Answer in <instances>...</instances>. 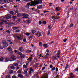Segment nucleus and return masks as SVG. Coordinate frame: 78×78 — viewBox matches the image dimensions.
<instances>
[{
  "instance_id": "obj_60",
  "label": "nucleus",
  "mask_w": 78,
  "mask_h": 78,
  "mask_svg": "<svg viewBox=\"0 0 78 78\" xmlns=\"http://www.w3.org/2000/svg\"><path fill=\"white\" fill-rule=\"evenodd\" d=\"M3 22H0V25H3Z\"/></svg>"
},
{
  "instance_id": "obj_40",
  "label": "nucleus",
  "mask_w": 78,
  "mask_h": 78,
  "mask_svg": "<svg viewBox=\"0 0 78 78\" xmlns=\"http://www.w3.org/2000/svg\"><path fill=\"white\" fill-rule=\"evenodd\" d=\"M32 33H33L34 34V33H36V30H32Z\"/></svg>"
},
{
  "instance_id": "obj_20",
  "label": "nucleus",
  "mask_w": 78,
  "mask_h": 78,
  "mask_svg": "<svg viewBox=\"0 0 78 78\" xmlns=\"http://www.w3.org/2000/svg\"><path fill=\"white\" fill-rule=\"evenodd\" d=\"M18 28H19L18 27H13V30H16L18 29Z\"/></svg>"
},
{
  "instance_id": "obj_36",
  "label": "nucleus",
  "mask_w": 78,
  "mask_h": 78,
  "mask_svg": "<svg viewBox=\"0 0 78 78\" xmlns=\"http://www.w3.org/2000/svg\"><path fill=\"white\" fill-rule=\"evenodd\" d=\"M17 53L19 55H20V56L22 54V53L20 52H18Z\"/></svg>"
},
{
  "instance_id": "obj_4",
  "label": "nucleus",
  "mask_w": 78,
  "mask_h": 78,
  "mask_svg": "<svg viewBox=\"0 0 78 78\" xmlns=\"http://www.w3.org/2000/svg\"><path fill=\"white\" fill-rule=\"evenodd\" d=\"M17 17H20L21 16H29L28 14L26 13H18L17 15Z\"/></svg>"
},
{
  "instance_id": "obj_50",
  "label": "nucleus",
  "mask_w": 78,
  "mask_h": 78,
  "mask_svg": "<svg viewBox=\"0 0 78 78\" xmlns=\"http://www.w3.org/2000/svg\"><path fill=\"white\" fill-rule=\"evenodd\" d=\"M24 1L26 2H30V0H24Z\"/></svg>"
},
{
  "instance_id": "obj_22",
  "label": "nucleus",
  "mask_w": 78,
  "mask_h": 78,
  "mask_svg": "<svg viewBox=\"0 0 78 78\" xmlns=\"http://www.w3.org/2000/svg\"><path fill=\"white\" fill-rule=\"evenodd\" d=\"M50 34V30H48V33L47 34V36H49V35Z\"/></svg>"
},
{
  "instance_id": "obj_5",
  "label": "nucleus",
  "mask_w": 78,
  "mask_h": 78,
  "mask_svg": "<svg viewBox=\"0 0 78 78\" xmlns=\"http://www.w3.org/2000/svg\"><path fill=\"white\" fill-rule=\"evenodd\" d=\"M33 1V0H30V2H30L27 3V5L28 7H29L30 6H34V5H34V4L32 3V2H36V1L35 0H34V1Z\"/></svg>"
},
{
  "instance_id": "obj_53",
  "label": "nucleus",
  "mask_w": 78,
  "mask_h": 78,
  "mask_svg": "<svg viewBox=\"0 0 78 78\" xmlns=\"http://www.w3.org/2000/svg\"><path fill=\"white\" fill-rule=\"evenodd\" d=\"M39 7L40 8V9H41V8H42V5H39Z\"/></svg>"
},
{
  "instance_id": "obj_9",
  "label": "nucleus",
  "mask_w": 78,
  "mask_h": 78,
  "mask_svg": "<svg viewBox=\"0 0 78 78\" xmlns=\"http://www.w3.org/2000/svg\"><path fill=\"white\" fill-rule=\"evenodd\" d=\"M70 77H69L68 78H73L75 76L73 75V74L72 73H70Z\"/></svg>"
},
{
  "instance_id": "obj_48",
  "label": "nucleus",
  "mask_w": 78,
  "mask_h": 78,
  "mask_svg": "<svg viewBox=\"0 0 78 78\" xmlns=\"http://www.w3.org/2000/svg\"><path fill=\"white\" fill-rule=\"evenodd\" d=\"M55 71L56 72H58V68L57 67L55 69Z\"/></svg>"
},
{
  "instance_id": "obj_59",
  "label": "nucleus",
  "mask_w": 78,
  "mask_h": 78,
  "mask_svg": "<svg viewBox=\"0 0 78 78\" xmlns=\"http://www.w3.org/2000/svg\"><path fill=\"white\" fill-rule=\"evenodd\" d=\"M50 68H53V65H50Z\"/></svg>"
},
{
  "instance_id": "obj_10",
  "label": "nucleus",
  "mask_w": 78,
  "mask_h": 78,
  "mask_svg": "<svg viewBox=\"0 0 78 78\" xmlns=\"http://www.w3.org/2000/svg\"><path fill=\"white\" fill-rule=\"evenodd\" d=\"M19 50L20 51H21V52H22V51H23V47L22 46L20 47L19 48Z\"/></svg>"
},
{
  "instance_id": "obj_3",
  "label": "nucleus",
  "mask_w": 78,
  "mask_h": 78,
  "mask_svg": "<svg viewBox=\"0 0 78 78\" xmlns=\"http://www.w3.org/2000/svg\"><path fill=\"white\" fill-rule=\"evenodd\" d=\"M11 60H9V59L7 58H6L5 60V62H8V61H16V58H15V56L13 55H12L11 57Z\"/></svg>"
},
{
  "instance_id": "obj_64",
  "label": "nucleus",
  "mask_w": 78,
  "mask_h": 78,
  "mask_svg": "<svg viewBox=\"0 0 78 78\" xmlns=\"http://www.w3.org/2000/svg\"><path fill=\"white\" fill-rule=\"evenodd\" d=\"M45 69V67H43V68L42 69V70H44V69Z\"/></svg>"
},
{
  "instance_id": "obj_37",
  "label": "nucleus",
  "mask_w": 78,
  "mask_h": 78,
  "mask_svg": "<svg viewBox=\"0 0 78 78\" xmlns=\"http://www.w3.org/2000/svg\"><path fill=\"white\" fill-rule=\"evenodd\" d=\"M16 37H17V39H19V40L20 39V37L19 36H18L16 35Z\"/></svg>"
},
{
  "instance_id": "obj_41",
  "label": "nucleus",
  "mask_w": 78,
  "mask_h": 78,
  "mask_svg": "<svg viewBox=\"0 0 78 78\" xmlns=\"http://www.w3.org/2000/svg\"><path fill=\"white\" fill-rule=\"evenodd\" d=\"M12 78H17V76L15 75H14L12 76Z\"/></svg>"
},
{
  "instance_id": "obj_19",
  "label": "nucleus",
  "mask_w": 78,
  "mask_h": 78,
  "mask_svg": "<svg viewBox=\"0 0 78 78\" xmlns=\"http://www.w3.org/2000/svg\"><path fill=\"white\" fill-rule=\"evenodd\" d=\"M12 2V0H7V3H9Z\"/></svg>"
},
{
  "instance_id": "obj_33",
  "label": "nucleus",
  "mask_w": 78,
  "mask_h": 78,
  "mask_svg": "<svg viewBox=\"0 0 78 78\" xmlns=\"http://www.w3.org/2000/svg\"><path fill=\"white\" fill-rule=\"evenodd\" d=\"M35 75L36 76H37V77H38V75H39L38 73H35Z\"/></svg>"
},
{
  "instance_id": "obj_11",
  "label": "nucleus",
  "mask_w": 78,
  "mask_h": 78,
  "mask_svg": "<svg viewBox=\"0 0 78 78\" xmlns=\"http://www.w3.org/2000/svg\"><path fill=\"white\" fill-rule=\"evenodd\" d=\"M61 53V51L60 50H58V51L57 53L56 54V55L57 56H59L60 54Z\"/></svg>"
},
{
  "instance_id": "obj_49",
  "label": "nucleus",
  "mask_w": 78,
  "mask_h": 78,
  "mask_svg": "<svg viewBox=\"0 0 78 78\" xmlns=\"http://www.w3.org/2000/svg\"><path fill=\"white\" fill-rule=\"evenodd\" d=\"M49 11L44 10V13H45V12H49Z\"/></svg>"
},
{
  "instance_id": "obj_14",
  "label": "nucleus",
  "mask_w": 78,
  "mask_h": 78,
  "mask_svg": "<svg viewBox=\"0 0 78 78\" xmlns=\"http://www.w3.org/2000/svg\"><path fill=\"white\" fill-rule=\"evenodd\" d=\"M28 17H29V16H23L22 17H21L20 19H23L24 18L27 19L28 18Z\"/></svg>"
},
{
  "instance_id": "obj_43",
  "label": "nucleus",
  "mask_w": 78,
  "mask_h": 78,
  "mask_svg": "<svg viewBox=\"0 0 78 78\" xmlns=\"http://www.w3.org/2000/svg\"><path fill=\"white\" fill-rule=\"evenodd\" d=\"M6 33H11V32H10V31H9V30H7L6 31Z\"/></svg>"
},
{
  "instance_id": "obj_54",
  "label": "nucleus",
  "mask_w": 78,
  "mask_h": 78,
  "mask_svg": "<svg viewBox=\"0 0 78 78\" xmlns=\"http://www.w3.org/2000/svg\"><path fill=\"white\" fill-rule=\"evenodd\" d=\"M6 23V24H7V25H10V23H7V22L6 23Z\"/></svg>"
},
{
  "instance_id": "obj_17",
  "label": "nucleus",
  "mask_w": 78,
  "mask_h": 78,
  "mask_svg": "<svg viewBox=\"0 0 78 78\" xmlns=\"http://www.w3.org/2000/svg\"><path fill=\"white\" fill-rule=\"evenodd\" d=\"M27 61H28V62H31L32 61V59H31V58L29 57L27 59Z\"/></svg>"
},
{
  "instance_id": "obj_45",
  "label": "nucleus",
  "mask_w": 78,
  "mask_h": 78,
  "mask_svg": "<svg viewBox=\"0 0 78 78\" xmlns=\"http://www.w3.org/2000/svg\"><path fill=\"white\" fill-rule=\"evenodd\" d=\"M30 70L32 72H33V68H30Z\"/></svg>"
},
{
  "instance_id": "obj_56",
  "label": "nucleus",
  "mask_w": 78,
  "mask_h": 78,
  "mask_svg": "<svg viewBox=\"0 0 78 78\" xmlns=\"http://www.w3.org/2000/svg\"><path fill=\"white\" fill-rule=\"evenodd\" d=\"M10 25H14V23H10Z\"/></svg>"
},
{
  "instance_id": "obj_15",
  "label": "nucleus",
  "mask_w": 78,
  "mask_h": 78,
  "mask_svg": "<svg viewBox=\"0 0 78 78\" xmlns=\"http://www.w3.org/2000/svg\"><path fill=\"white\" fill-rule=\"evenodd\" d=\"M18 78H23V75L21 74H19L18 75Z\"/></svg>"
},
{
  "instance_id": "obj_61",
  "label": "nucleus",
  "mask_w": 78,
  "mask_h": 78,
  "mask_svg": "<svg viewBox=\"0 0 78 78\" xmlns=\"http://www.w3.org/2000/svg\"><path fill=\"white\" fill-rule=\"evenodd\" d=\"M46 52H47V53H49V50H48V49H47L46 50Z\"/></svg>"
},
{
  "instance_id": "obj_62",
  "label": "nucleus",
  "mask_w": 78,
  "mask_h": 78,
  "mask_svg": "<svg viewBox=\"0 0 78 78\" xmlns=\"http://www.w3.org/2000/svg\"><path fill=\"white\" fill-rule=\"evenodd\" d=\"M48 29H50V28H51V27H50V26L49 25L48 26Z\"/></svg>"
},
{
  "instance_id": "obj_1",
  "label": "nucleus",
  "mask_w": 78,
  "mask_h": 78,
  "mask_svg": "<svg viewBox=\"0 0 78 78\" xmlns=\"http://www.w3.org/2000/svg\"><path fill=\"white\" fill-rule=\"evenodd\" d=\"M32 4H34L31 5H30L34 6H36V5L39 4H42L43 3L42 0H36L35 1H32Z\"/></svg>"
},
{
  "instance_id": "obj_27",
  "label": "nucleus",
  "mask_w": 78,
  "mask_h": 78,
  "mask_svg": "<svg viewBox=\"0 0 78 78\" xmlns=\"http://www.w3.org/2000/svg\"><path fill=\"white\" fill-rule=\"evenodd\" d=\"M23 68H24V69H27V66L25 65H23Z\"/></svg>"
},
{
  "instance_id": "obj_29",
  "label": "nucleus",
  "mask_w": 78,
  "mask_h": 78,
  "mask_svg": "<svg viewBox=\"0 0 78 78\" xmlns=\"http://www.w3.org/2000/svg\"><path fill=\"white\" fill-rule=\"evenodd\" d=\"M15 33H19L20 32V30H18L15 31Z\"/></svg>"
},
{
  "instance_id": "obj_32",
  "label": "nucleus",
  "mask_w": 78,
  "mask_h": 78,
  "mask_svg": "<svg viewBox=\"0 0 78 78\" xmlns=\"http://www.w3.org/2000/svg\"><path fill=\"white\" fill-rule=\"evenodd\" d=\"M17 73L18 74H21V72L20 71V70H19L17 71Z\"/></svg>"
},
{
  "instance_id": "obj_39",
  "label": "nucleus",
  "mask_w": 78,
  "mask_h": 78,
  "mask_svg": "<svg viewBox=\"0 0 78 78\" xmlns=\"http://www.w3.org/2000/svg\"><path fill=\"white\" fill-rule=\"evenodd\" d=\"M55 70V67H54L53 68H52V69H51V71H53V70Z\"/></svg>"
},
{
  "instance_id": "obj_18",
  "label": "nucleus",
  "mask_w": 78,
  "mask_h": 78,
  "mask_svg": "<svg viewBox=\"0 0 78 78\" xmlns=\"http://www.w3.org/2000/svg\"><path fill=\"white\" fill-rule=\"evenodd\" d=\"M10 14H11L12 15H14V13L12 11H10L9 12Z\"/></svg>"
},
{
  "instance_id": "obj_16",
  "label": "nucleus",
  "mask_w": 78,
  "mask_h": 78,
  "mask_svg": "<svg viewBox=\"0 0 78 78\" xmlns=\"http://www.w3.org/2000/svg\"><path fill=\"white\" fill-rule=\"evenodd\" d=\"M31 52V51L30 50H26V53H30Z\"/></svg>"
},
{
  "instance_id": "obj_23",
  "label": "nucleus",
  "mask_w": 78,
  "mask_h": 78,
  "mask_svg": "<svg viewBox=\"0 0 78 78\" xmlns=\"http://www.w3.org/2000/svg\"><path fill=\"white\" fill-rule=\"evenodd\" d=\"M4 58H3V57H1L0 58V61H3V60H4Z\"/></svg>"
},
{
  "instance_id": "obj_21",
  "label": "nucleus",
  "mask_w": 78,
  "mask_h": 78,
  "mask_svg": "<svg viewBox=\"0 0 78 78\" xmlns=\"http://www.w3.org/2000/svg\"><path fill=\"white\" fill-rule=\"evenodd\" d=\"M43 47H44L45 48H47V44H43Z\"/></svg>"
},
{
  "instance_id": "obj_34",
  "label": "nucleus",
  "mask_w": 78,
  "mask_h": 78,
  "mask_svg": "<svg viewBox=\"0 0 78 78\" xmlns=\"http://www.w3.org/2000/svg\"><path fill=\"white\" fill-rule=\"evenodd\" d=\"M30 33H26V36H30Z\"/></svg>"
},
{
  "instance_id": "obj_63",
  "label": "nucleus",
  "mask_w": 78,
  "mask_h": 78,
  "mask_svg": "<svg viewBox=\"0 0 78 78\" xmlns=\"http://www.w3.org/2000/svg\"><path fill=\"white\" fill-rule=\"evenodd\" d=\"M59 14H60V13H57V15L58 16H59Z\"/></svg>"
},
{
  "instance_id": "obj_42",
  "label": "nucleus",
  "mask_w": 78,
  "mask_h": 78,
  "mask_svg": "<svg viewBox=\"0 0 78 78\" xmlns=\"http://www.w3.org/2000/svg\"><path fill=\"white\" fill-rule=\"evenodd\" d=\"M73 24L71 23L70 24V27H73Z\"/></svg>"
},
{
  "instance_id": "obj_13",
  "label": "nucleus",
  "mask_w": 78,
  "mask_h": 78,
  "mask_svg": "<svg viewBox=\"0 0 78 78\" xmlns=\"http://www.w3.org/2000/svg\"><path fill=\"white\" fill-rule=\"evenodd\" d=\"M7 50H9L10 51H12V48L11 47V46H9L7 49Z\"/></svg>"
},
{
  "instance_id": "obj_28",
  "label": "nucleus",
  "mask_w": 78,
  "mask_h": 78,
  "mask_svg": "<svg viewBox=\"0 0 78 78\" xmlns=\"http://www.w3.org/2000/svg\"><path fill=\"white\" fill-rule=\"evenodd\" d=\"M39 45L40 47H42V43L40 42L39 43Z\"/></svg>"
},
{
  "instance_id": "obj_24",
  "label": "nucleus",
  "mask_w": 78,
  "mask_h": 78,
  "mask_svg": "<svg viewBox=\"0 0 78 78\" xmlns=\"http://www.w3.org/2000/svg\"><path fill=\"white\" fill-rule=\"evenodd\" d=\"M52 58H54L53 59V60H56L58 59L57 58H56V56H53L52 57Z\"/></svg>"
},
{
  "instance_id": "obj_31",
  "label": "nucleus",
  "mask_w": 78,
  "mask_h": 78,
  "mask_svg": "<svg viewBox=\"0 0 78 78\" xmlns=\"http://www.w3.org/2000/svg\"><path fill=\"white\" fill-rule=\"evenodd\" d=\"M20 56L21 58L22 59H23V58H25V57L23 55V54H22Z\"/></svg>"
},
{
  "instance_id": "obj_25",
  "label": "nucleus",
  "mask_w": 78,
  "mask_h": 78,
  "mask_svg": "<svg viewBox=\"0 0 78 78\" xmlns=\"http://www.w3.org/2000/svg\"><path fill=\"white\" fill-rule=\"evenodd\" d=\"M12 18L13 20H16L17 19V17L16 16H12Z\"/></svg>"
},
{
  "instance_id": "obj_38",
  "label": "nucleus",
  "mask_w": 78,
  "mask_h": 78,
  "mask_svg": "<svg viewBox=\"0 0 78 78\" xmlns=\"http://www.w3.org/2000/svg\"><path fill=\"white\" fill-rule=\"evenodd\" d=\"M43 24H44L45 25H46V24H47V23L45 21H44L43 22Z\"/></svg>"
},
{
  "instance_id": "obj_35",
  "label": "nucleus",
  "mask_w": 78,
  "mask_h": 78,
  "mask_svg": "<svg viewBox=\"0 0 78 78\" xmlns=\"http://www.w3.org/2000/svg\"><path fill=\"white\" fill-rule=\"evenodd\" d=\"M13 72H14V71H13V70H10L9 73H13Z\"/></svg>"
},
{
  "instance_id": "obj_12",
  "label": "nucleus",
  "mask_w": 78,
  "mask_h": 78,
  "mask_svg": "<svg viewBox=\"0 0 78 78\" xmlns=\"http://www.w3.org/2000/svg\"><path fill=\"white\" fill-rule=\"evenodd\" d=\"M60 10H61V7H60L58 6V7H56L55 8V10L56 11H60Z\"/></svg>"
},
{
  "instance_id": "obj_52",
  "label": "nucleus",
  "mask_w": 78,
  "mask_h": 78,
  "mask_svg": "<svg viewBox=\"0 0 78 78\" xmlns=\"http://www.w3.org/2000/svg\"><path fill=\"white\" fill-rule=\"evenodd\" d=\"M27 23H30V20H28L27 22Z\"/></svg>"
},
{
  "instance_id": "obj_8",
  "label": "nucleus",
  "mask_w": 78,
  "mask_h": 78,
  "mask_svg": "<svg viewBox=\"0 0 78 78\" xmlns=\"http://www.w3.org/2000/svg\"><path fill=\"white\" fill-rule=\"evenodd\" d=\"M36 35L38 37H40L41 36V32L40 31H38Z\"/></svg>"
},
{
  "instance_id": "obj_2",
  "label": "nucleus",
  "mask_w": 78,
  "mask_h": 78,
  "mask_svg": "<svg viewBox=\"0 0 78 78\" xmlns=\"http://www.w3.org/2000/svg\"><path fill=\"white\" fill-rule=\"evenodd\" d=\"M3 18L2 19H1V22H4V23H6L7 22V21L6 20V19H9L11 18V16H7L6 15L5 16H3Z\"/></svg>"
},
{
  "instance_id": "obj_51",
  "label": "nucleus",
  "mask_w": 78,
  "mask_h": 78,
  "mask_svg": "<svg viewBox=\"0 0 78 78\" xmlns=\"http://www.w3.org/2000/svg\"><path fill=\"white\" fill-rule=\"evenodd\" d=\"M5 78H11V77L9 76H7Z\"/></svg>"
},
{
  "instance_id": "obj_58",
  "label": "nucleus",
  "mask_w": 78,
  "mask_h": 78,
  "mask_svg": "<svg viewBox=\"0 0 78 78\" xmlns=\"http://www.w3.org/2000/svg\"><path fill=\"white\" fill-rule=\"evenodd\" d=\"M32 62H33L34 64V63H36V61H35V60H34Z\"/></svg>"
},
{
  "instance_id": "obj_46",
  "label": "nucleus",
  "mask_w": 78,
  "mask_h": 78,
  "mask_svg": "<svg viewBox=\"0 0 78 78\" xmlns=\"http://www.w3.org/2000/svg\"><path fill=\"white\" fill-rule=\"evenodd\" d=\"M67 38H65V39L63 40V42H66V41H67Z\"/></svg>"
},
{
  "instance_id": "obj_26",
  "label": "nucleus",
  "mask_w": 78,
  "mask_h": 78,
  "mask_svg": "<svg viewBox=\"0 0 78 78\" xmlns=\"http://www.w3.org/2000/svg\"><path fill=\"white\" fill-rule=\"evenodd\" d=\"M13 66H18L19 64L17 63H15L14 64Z\"/></svg>"
},
{
  "instance_id": "obj_55",
  "label": "nucleus",
  "mask_w": 78,
  "mask_h": 78,
  "mask_svg": "<svg viewBox=\"0 0 78 78\" xmlns=\"http://www.w3.org/2000/svg\"><path fill=\"white\" fill-rule=\"evenodd\" d=\"M3 48L2 46H1L0 45V49H1V50H2Z\"/></svg>"
},
{
  "instance_id": "obj_30",
  "label": "nucleus",
  "mask_w": 78,
  "mask_h": 78,
  "mask_svg": "<svg viewBox=\"0 0 78 78\" xmlns=\"http://www.w3.org/2000/svg\"><path fill=\"white\" fill-rule=\"evenodd\" d=\"M11 69H15V67H14V66H11L10 67Z\"/></svg>"
},
{
  "instance_id": "obj_47",
  "label": "nucleus",
  "mask_w": 78,
  "mask_h": 78,
  "mask_svg": "<svg viewBox=\"0 0 78 78\" xmlns=\"http://www.w3.org/2000/svg\"><path fill=\"white\" fill-rule=\"evenodd\" d=\"M27 41V39H23V42H26Z\"/></svg>"
},
{
  "instance_id": "obj_6",
  "label": "nucleus",
  "mask_w": 78,
  "mask_h": 78,
  "mask_svg": "<svg viewBox=\"0 0 78 78\" xmlns=\"http://www.w3.org/2000/svg\"><path fill=\"white\" fill-rule=\"evenodd\" d=\"M2 43L3 45H5V46L8 47V42H6V41H3L2 42Z\"/></svg>"
},
{
  "instance_id": "obj_44",
  "label": "nucleus",
  "mask_w": 78,
  "mask_h": 78,
  "mask_svg": "<svg viewBox=\"0 0 78 78\" xmlns=\"http://www.w3.org/2000/svg\"><path fill=\"white\" fill-rule=\"evenodd\" d=\"M28 38H29V40H30V39H31V38H33V36H30L29 37H28Z\"/></svg>"
},
{
  "instance_id": "obj_57",
  "label": "nucleus",
  "mask_w": 78,
  "mask_h": 78,
  "mask_svg": "<svg viewBox=\"0 0 78 78\" xmlns=\"http://www.w3.org/2000/svg\"><path fill=\"white\" fill-rule=\"evenodd\" d=\"M39 24L41 25V24H42V21H39Z\"/></svg>"
},
{
  "instance_id": "obj_7",
  "label": "nucleus",
  "mask_w": 78,
  "mask_h": 78,
  "mask_svg": "<svg viewBox=\"0 0 78 78\" xmlns=\"http://www.w3.org/2000/svg\"><path fill=\"white\" fill-rule=\"evenodd\" d=\"M7 2V0H0V3H2V2H3V3H2V4L6 3Z\"/></svg>"
}]
</instances>
